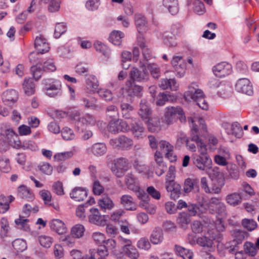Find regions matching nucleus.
<instances>
[{
    "label": "nucleus",
    "mask_w": 259,
    "mask_h": 259,
    "mask_svg": "<svg viewBox=\"0 0 259 259\" xmlns=\"http://www.w3.org/2000/svg\"><path fill=\"white\" fill-rule=\"evenodd\" d=\"M235 89L237 92L252 96L253 94V85L251 82H236Z\"/></svg>",
    "instance_id": "nucleus-15"
},
{
    "label": "nucleus",
    "mask_w": 259,
    "mask_h": 259,
    "mask_svg": "<svg viewBox=\"0 0 259 259\" xmlns=\"http://www.w3.org/2000/svg\"><path fill=\"white\" fill-rule=\"evenodd\" d=\"M212 70L216 77L223 78L232 73V66L226 62H222L213 66Z\"/></svg>",
    "instance_id": "nucleus-5"
},
{
    "label": "nucleus",
    "mask_w": 259,
    "mask_h": 259,
    "mask_svg": "<svg viewBox=\"0 0 259 259\" xmlns=\"http://www.w3.org/2000/svg\"><path fill=\"white\" fill-rule=\"evenodd\" d=\"M39 194L41 198L44 201L45 204L52 205V203H51L52 195L51 193L49 191L46 190H42L40 191Z\"/></svg>",
    "instance_id": "nucleus-53"
},
{
    "label": "nucleus",
    "mask_w": 259,
    "mask_h": 259,
    "mask_svg": "<svg viewBox=\"0 0 259 259\" xmlns=\"http://www.w3.org/2000/svg\"><path fill=\"white\" fill-rule=\"evenodd\" d=\"M89 222L97 226H103L106 224V216L102 215L97 208H91L88 216Z\"/></svg>",
    "instance_id": "nucleus-7"
},
{
    "label": "nucleus",
    "mask_w": 259,
    "mask_h": 259,
    "mask_svg": "<svg viewBox=\"0 0 259 259\" xmlns=\"http://www.w3.org/2000/svg\"><path fill=\"white\" fill-rule=\"evenodd\" d=\"M226 132L228 135L234 136L235 137L240 138L243 135L242 127L238 122H234L231 125H228Z\"/></svg>",
    "instance_id": "nucleus-25"
},
{
    "label": "nucleus",
    "mask_w": 259,
    "mask_h": 259,
    "mask_svg": "<svg viewBox=\"0 0 259 259\" xmlns=\"http://www.w3.org/2000/svg\"><path fill=\"white\" fill-rule=\"evenodd\" d=\"M34 47L38 54H44L48 52L50 49L48 43L41 36L36 37Z\"/></svg>",
    "instance_id": "nucleus-19"
},
{
    "label": "nucleus",
    "mask_w": 259,
    "mask_h": 259,
    "mask_svg": "<svg viewBox=\"0 0 259 259\" xmlns=\"http://www.w3.org/2000/svg\"><path fill=\"white\" fill-rule=\"evenodd\" d=\"M171 63L175 70L176 75L181 78L185 74L186 63L182 56H175L173 57Z\"/></svg>",
    "instance_id": "nucleus-6"
},
{
    "label": "nucleus",
    "mask_w": 259,
    "mask_h": 259,
    "mask_svg": "<svg viewBox=\"0 0 259 259\" xmlns=\"http://www.w3.org/2000/svg\"><path fill=\"white\" fill-rule=\"evenodd\" d=\"M138 43L139 47L142 50V54L144 58L143 60H141L143 63H146V65L148 62L149 59L151 58L150 50L147 48L145 43L143 41L142 37L138 38Z\"/></svg>",
    "instance_id": "nucleus-33"
},
{
    "label": "nucleus",
    "mask_w": 259,
    "mask_h": 259,
    "mask_svg": "<svg viewBox=\"0 0 259 259\" xmlns=\"http://www.w3.org/2000/svg\"><path fill=\"white\" fill-rule=\"evenodd\" d=\"M150 240L153 244H158L163 240V231L160 228H155L150 237Z\"/></svg>",
    "instance_id": "nucleus-27"
},
{
    "label": "nucleus",
    "mask_w": 259,
    "mask_h": 259,
    "mask_svg": "<svg viewBox=\"0 0 259 259\" xmlns=\"http://www.w3.org/2000/svg\"><path fill=\"white\" fill-rule=\"evenodd\" d=\"M109 143L114 148L128 150L133 147V140L124 135H121L117 138L111 139Z\"/></svg>",
    "instance_id": "nucleus-2"
},
{
    "label": "nucleus",
    "mask_w": 259,
    "mask_h": 259,
    "mask_svg": "<svg viewBox=\"0 0 259 259\" xmlns=\"http://www.w3.org/2000/svg\"><path fill=\"white\" fill-rule=\"evenodd\" d=\"M136 182V177L132 172H127L125 176V183L128 189H133V185Z\"/></svg>",
    "instance_id": "nucleus-59"
},
{
    "label": "nucleus",
    "mask_w": 259,
    "mask_h": 259,
    "mask_svg": "<svg viewBox=\"0 0 259 259\" xmlns=\"http://www.w3.org/2000/svg\"><path fill=\"white\" fill-rule=\"evenodd\" d=\"M184 32L183 26L179 23H176L171 27V33L174 36L181 35Z\"/></svg>",
    "instance_id": "nucleus-57"
},
{
    "label": "nucleus",
    "mask_w": 259,
    "mask_h": 259,
    "mask_svg": "<svg viewBox=\"0 0 259 259\" xmlns=\"http://www.w3.org/2000/svg\"><path fill=\"white\" fill-rule=\"evenodd\" d=\"M242 225L244 228L248 231H252L255 229L257 226L256 222L253 220L244 219L242 221Z\"/></svg>",
    "instance_id": "nucleus-55"
},
{
    "label": "nucleus",
    "mask_w": 259,
    "mask_h": 259,
    "mask_svg": "<svg viewBox=\"0 0 259 259\" xmlns=\"http://www.w3.org/2000/svg\"><path fill=\"white\" fill-rule=\"evenodd\" d=\"M241 244L235 240H232L226 243L225 248L229 253H234L239 249V245Z\"/></svg>",
    "instance_id": "nucleus-45"
},
{
    "label": "nucleus",
    "mask_w": 259,
    "mask_h": 259,
    "mask_svg": "<svg viewBox=\"0 0 259 259\" xmlns=\"http://www.w3.org/2000/svg\"><path fill=\"white\" fill-rule=\"evenodd\" d=\"M83 106L87 108L93 110H99L101 106L96 104L97 100L93 97L83 98L82 99Z\"/></svg>",
    "instance_id": "nucleus-35"
},
{
    "label": "nucleus",
    "mask_w": 259,
    "mask_h": 259,
    "mask_svg": "<svg viewBox=\"0 0 259 259\" xmlns=\"http://www.w3.org/2000/svg\"><path fill=\"white\" fill-rule=\"evenodd\" d=\"M190 215L185 212H182L179 214L177 218V223L181 226L187 225L190 223Z\"/></svg>",
    "instance_id": "nucleus-46"
},
{
    "label": "nucleus",
    "mask_w": 259,
    "mask_h": 259,
    "mask_svg": "<svg viewBox=\"0 0 259 259\" xmlns=\"http://www.w3.org/2000/svg\"><path fill=\"white\" fill-rule=\"evenodd\" d=\"M224 182H212L211 187L210 188V193L219 194L221 192L222 187L224 186Z\"/></svg>",
    "instance_id": "nucleus-54"
},
{
    "label": "nucleus",
    "mask_w": 259,
    "mask_h": 259,
    "mask_svg": "<svg viewBox=\"0 0 259 259\" xmlns=\"http://www.w3.org/2000/svg\"><path fill=\"white\" fill-rule=\"evenodd\" d=\"M159 147L165 153L166 156L171 161L176 160V156L174 154V147L166 141L161 140L159 142Z\"/></svg>",
    "instance_id": "nucleus-17"
},
{
    "label": "nucleus",
    "mask_w": 259,
    "mask_h": 259,
    "mask_svg": "<svg viewBox=\"0 0 259 259\" xmlns=\"http://www.w3.org/2000/svg\"><path fill=\"white\" fill-rule=\"evenodd\" d=\"M124 36V34L122 32L114 30L110 33L109 40L114 45L120 46L122 41L121 39Z\"/></svg>",
    "instance_id": "nucleus-36"
},
{
    "label": "nucleus",
    "mask_w": 259,
    "mask_h": 259,
    "mask_svg": "<svg viewBox=\"0 0 259 259\" xmlns=\"http://www.w3.org/2000/svg\"><path fill=\"white\" fill-rule=\"evenodd\" d=\"M143 88L135 83V82H127L123 89V93L130 96H141Z\"/></svg>",
    "instance_id": "nucleus-11"
},
{
    "label": "nucleus",
    "mask_w": 259,
    "mask_h": 259,
    "mask_svg": "<svg viewBox=\"0 0 259 259\" xmlns=\"http://www.w3.org/2000/svg\"><path fill=\"white\" fill-rule=\"evenodd\" d=\"M195 84L193 82L191 86L189 87V91H188V95L191 96V98L195 102L200 99L205 97V95L203 91L195 87Z\"/></svg>",
    "instance_id": "nucleus-24"
},
{
    "label": "nucleus",
    "mask_w": 259,
    "mask_h": 259,
    "mask_svg": "<svg viewBox=\"0 0 259 259\" xmlns=\"http://www.w3.org/2000/svg\"><path fill=\"white\" fill-rule=\"evenodd\" d=\"M120 109L121 115L125 119H131L134 115V108L128 103L121 101Z\"/></svg>",
    "instance_id": "nucleus-23"
},
{
    "label": "nucleus",
    "mask_w": 259,
    "mask_h": 259,
    "mask_svg": "<svg viewBox=\"0 0 259 259\" xmlns=\"http://www.w3.org/2000/svg\"><path fill=\"white\" fill-rule=\"evenodd\" d=\"M165 188L167 192H170V196L172 199H178L181 194V186L177 183L165 184Z\"/></svg>",
    "instance_id": "nucleus-20"
},
{
    "label": "nucleus",
    "mask_w": 259,
    "mask_h": 259,
    "mask_svg": "<svg viewBox=\"0 0 259 259\" xmlns=\"http://www.w3.org/2000/svg\"><path fill=\"white\" fill-rule=\"evenodd\" d=\"M14 249L17 252H22L27 248L26 242L23 239H17L12 242Z\"/></svg>",
    "instance_id": "nucleus-43"
},
{
    "label": "nucleus",
    "mask_w": 259,
    "mask_h": 259,
    "mask_svg": "<svg viewBox=\"0 0 259 259\" xmlns=\"http://www.w3.org/2000/svg\"><path fill=\"white\" fill-rule=\"evenodd\" d=\"M72 118L75 122V126L77 128H81L82 130L86 125L85 116H80V113L76 112L73 113L71 116Z\"/></svg>",
    "instance_id": "nucleus-37"
},
{
    "label": "nucleus",
    "mask_w": 259,
    "mask_h": 259,
    "mask_svg": "<svg viewBox=\"0 0 259 259\" xmlns=\"http://www.w3.org/2000/svg\"><path fill=\"white\" fill-rule=\"evenodd\" d=\"M18 98V93L14 90H7L2 95L3 102L8 106H11L15 103Z\"/></svg>",
    "instance_id": "nucleus-14"
},
{
    "label": "nucleus",
    "mask_w": 259,
    "mask_h": 259,
    "mask_svg": "<svg viewBox=\"0 0 259 259\" xmlns=\"http://www.w3.org/2000/svg\"><path fill=\"white\" fill-rule=\"evenodd\" d=\"M193 5L194 11L198 15H202L205 12L204 5L200 0H195L193 3Z\"/></svg>",
    "instance_id": "nucleus-52"
},
{
    "label": "nucleus",
    "mask_w": 259,
    "mask_h": 259,
    "mask_svg": "<svg viewBox=\"0 0 259 259\" xmlns=\"http://www.w3.org/2000/svg\"><path fill=\"white\" fill-rule=\"evenodd\" d=\"M114 166L119 168L127 169L128 168V161L125 158H119L114 161Z\"/></svg>",
    "instance_id": "nucleus-60"
},
{
    "label": "nucleus",
    "mask_w": 259,
    "mask_h": 259,
    "mask_svg": "<svg viewBox=\"0 0 259 259\" xmlns=\"http://www.w3.org/2000/svg\"><path fill=\"white\" fill-rule=\"evenodd\" d=\"M179 118L181 122H184L186 117L182 108L180 106L167 107L165 109L164 121L168 124H171Z\"/></svg>",
    "instance_id": "nucleus-1"
},
{
    "label": "nucleus",
    "mask_w": 259,
    "mask_h": 259,
    "mask_svg": "<svg viewBox=\"0 0 259 259\" xmlns=\"http://www.w3.org/2000/svg\"><path fill=\"white\" fill-rule=\"evenodd\" d=\"M99 206L104 209L110 210L114 206V203L111 199L107 196L102 197L98 200Z\"/></svg>",
    "instance_id": "nucleus-34"
},
{
    "label": "nucleus",
    "mask_w": 259,
    "mask_h": 259,
    "mask_svg": "<svg viewBox=\"0 0 259 259\" xmlns=\"http://www.w3.org/2000/svg\"><path fill=\"white\" fill-rule=\"evenodd\" d=\"M209 177L212 182H224L225 179L223 172L220 171L219 167H214L209 172Z\"/></svg>",
    "instance_id": "nucleus-28"
},
{
    "label": "nucleus",
    "mask_w": 259,
    "mask_h": 259,
    "mask_svg": "<svg viewBox=\"0 0 259 259\" xmlns=\"http://www.w3.org/2000/svg\"><path fill=\"white\" fill-rule=\"evenodd\" d=\"M225 200L231 206H236L241 204L242 196L240 193L237 192L230 193L226 196Z\"/></svg>",
    "instance_id": "nucleus-26"
},
{
    "label": "nucleus",
    "mask_w": 259,
    "mask_h": 259,
    "mask_svg": "<svg viewBox=\"0 0 259 259\" xmlns=\"http://www.w3.org/2000/svg\"><path fill=\"white\" fill-rule=\"evenodd\" d=\"M62 136L65 140H71L75 138L73 131L71 128L67 127L63 128L62 131Z\"/></svg>",
    "instance_id": "nucleus-56"
},
{
    "label": "nucleus",
    "mask_w": 259,
    "mask_h": 259,
    "mask_svg": "<svg viewBox=\"0 0 259 259\" xmlns=\"http://www.w3.org/2000/svg\"><path fill=\"white\" fill-rule=\"evenodd\" d=\"M122 250L129 257L137 259L139 257V253L134 246L123 245Z\"/></svg>",
    "instance_id": "nucleus-38"
},
{
    "label": "nucleus",
    "mask_w": 259,
    "mask_h": 259,
    "mask_svg": "<svg viewBox=\"0 0 259 259\" xmlns=\"http://www.w3.org/2000/svg\"><path fill=\"white\" fill-rule=\"evenodd\" d=\"M163 5L172 15L177 14L179 11L178 0H163Z\"/></svg>",
    "instance_id": "nucleus-32"
},
{
    "label": "nucleus",
    "mask_w": 259,
    "mask_h": 259,
    "mask_svg": "<svg viewBox=\"0 0 259 259\" xmlns=\"http://www.w3.org/2000/svg\"><path fill=\"white\" fill-rule=\"evenodd\" d=\"M244 251L245 254L250 256H255L257 252L255 244L250 242H246L243 245Z\"/></svg>",
    "instance_id": "nucleus-39"
},
{
    "label": "nucleus",
    "mask_w": 259,
    "mask_h": 259,
    "mask_svg": "<svg viewBox=\"0 0 259 259\" xmlns=\"http://www.w3.org/2000/svg\"><path fill=\"white\" fill-rule=\"evenodd\" d=\"M130 130L133 137L137 139H142L145 136V128L140 122H134L130 123Z\"/></svg>",
    "instance_id": "nucleus-13"
},
{
    "label": "nucleus",
    "mask_w": 259,
    "mask_h": 259,
    "mask_svg": "<svg viewBox=\"0 0 259 259\" xmlns=\"http://www.w3.org/2000/svg\"><path fill=\"white\" fill-rule=\"evenodd\" d=\"M1 135L10 144L11 146L16 149H19L21 146V142L18 135L13 129L8 128L2 131Z\"/></svg>",
    "instance_id": "nucleus-4"
},
{
    "label": "nucleus",
    "mask_w": 259,
    "mask_h": 259,
    "mask_svg": "<svg viewBox=\"0 0 259 259\" xmlns=\"http://www.w3.org/2000/svg\"><path fill=\"white\" fill-rule=\"evenodd\" d=\"M159 86L162 90H170L176 91L178 90L179 84L178 82H161Z\"/></svg>",
    "instance_id": "nucleus-47"
},
{
    "label": "nucleus",
    "mask_w": 259,
    "mask_h": 259,
    "mask_svg": "<svg viewBox=\"0 0 259 259\" xmlns=\"http://www.w3.org/2000/svg\"><path fill=\"white\" fill-rule=\"evenodd\" d=\"M138 114L141 118L146 121L149 118L151 114V110L147 104V102L145 99L141 100L140 103V109Z\"/></svg>",
    "instance_id": "nucleus-21"
},
{
    "label": "nucleus",
    "mask_w": 259,
    "mask_h": 259,
    "mask_svg": "<svg viewBox=\"0 0 259 259\" xmlns=\"http://www.w3.org/2000/svg\"><path fill=\"white\" fill-rule=\"evenodd\" d=\"M175 167L173 165H170L168 168V170L166 176L165 184L176 183L174 181L175 178Z\"/></svg>",
    "instance_id": "nucleus-51"
},
{
    "label": "nucleus",
    "mask_w": 259,
    "mask_h": 259,
    "mask_svg": "<svg viewBox=\"0 0 259 259\" xmlns=\"http://www.w3.org/2000/svg\"><path fill=\"white\" fill-rule=\"evenodd\" d=\"M135 22L137 29L139 33H141L145 30L147 27V20L142 14H136L135 15Z\"/></svg>",
    "instance_id": "nucleus-29"
},
{
    "label": "nucleus",
    "mask_w": 259,
    "mask_h": 259,
    "mask_svg": "<svg viewBox=\"0 0 259 259\" xmlns=\"http://www.w3.org/2000/svg\"><path fill=\"white\" fill-rule=\"evenodd\" d=\"M145 122L147 123L149 128L151 131H155L160 128V121L158 117L150 118L149 117V118L147 119Z\"/></svg>",
    "instance_id": "nucleus-40"
},
{
    "label": "nucleus",
    "mask_w": 259,
    "mask_h": 259,
    "mask_svg": "<svg viewBox=\"0 0 259 259\" xmlns=\"http://www.w3.org/2000/svg\"><path fill=\"white\" fill-rule=\"evenodd\" d=\"M106 114L110 118L116 117L118 115L117 108L114 105L108 106L106 109Z\"/></svg>",
    "instance_id": "nucleus-64"
},
{
    "label": "nucleus",
    "mask_w": 259,
    "mask_h": 259,
    "mask_svg": "<svg viewBox=\"0 0 259 259\" xmlns=\"http://www.w3.org/2000/svg\"><path fill=\"white\" fill-rule=\"evenodd\" d=\"M85 231L84 227L81 224H77L72 227L71 229V234L73 237L77 238L81 237Z\"/></svg>",
    "instance_id": "nucleus-42"
},
{
    "label": "nucleus",
    "mask_w": 259,
    "mask_h": 259,
    "mask_svg": "<svg viewBox=\"0 0 259 259\" xmlns=\"http://www.w3.org/2000/svg\"><path fill=\"white\" fill-rule=\"evenodd\" d=\"M175 251L177 255L182 257L184 259H192L193 253L192 251L181 246L175 245Z\"/></svg>",
    "instance_id": "nucleus-30"
},
{
    "label": "nucleus",
    "mask_w": 259,
    "mask_h": 259,
    "mask_svg": "<svg viewBox=\"0 0 259 259\" xmlns=\"http://www.w3.org/2000/svg\"><path fill=\"white\" fill-rule=\"evenodd\" d=\"M140 67L142 69V72H141L137 68L133 67L130 72V77L133 81H142L147 79L148 73L146 69V63H143L142 61H140Z\"/></svg>",
    "instance_id": "nucleus-8"
},
{
    "label": "nucleus",
    "mask_w": 259,
    "mask_h": 259,
    "mask_svg": "<svg viewBox=\"0 0 259 259\" xmlns=\"http://www.w3.org/2000/svg\"><path fill=\"white\" fill-rule=\"evenodd\" d=\"M66 31L65 26L61 23H58L56 24L54 32V36L56 38H59L61 35Z\"/></svg>",
    "instance_id": "nucleus-63"
},
{
    "label": "nucleus",
    "mask_w": 259,
    "mask_h": 259,
    "mask_svg": "<svg viewBox=\"0 0 259 259\" xmlns=\"http://www.w3.org/2000/svg\"><path fill=\"white\" fill-rule=\"evenodd\" d=\"M31 211V206L30 205L25 204L23 209V212L25 214L24 217L20 216L19 219H16L15 223L18 226V228L25 231H30V227L27 224L29 220L28 219H23L24 217L29 216Z\"/></svg>",
    "instance_id": "nucleus-9"
},
{
    "label": "nucleus",
    "mask_w": 259,
    "mask_h": 259,
    "mask_svg": "<svg viewBox=\"0 0 259 259\" xmlns=\"http://www.w3.org/2000/svg\"><path fill=\"white\" fill-rule=\"evenodd\" d=\"M51 230L54 231L58 234H63L66 232L67 228L65 224L59 219L53 220L50 223Z\"/></svg>",
    "instance_id": "nucleus-22"
},
{
    "label": "nucleus",
    "mask_w": 259,
    "mask_h": 259,
    "mask_svg": "<svg viewBox=\"0 0 259 259\" xmlns=\"http://www.w3.org/2000/svg\"><path fill=\"white\" fill-rule=\"evenodd\" d=\"M88 195L85 189L82 187H76L74 188L70 193V197L75 201H83Z\"/></svg>",
    "instance_id": "nucleus-18"
},
{
    "label": "nucleus",
    "mask_w": 259,
    "mask_h": 259,
    "mask_svg": "<svg viewBox=\"0 0 259 259\" xmlns=\"http://www.w3.org/2000/svg\"><path fill=\"white\" fill-rule=\"evenodd\" d=\"M94 47L97 51L100 52L103 55L106 56L108 55L109 50L106 46L101 42L97 41L94 44Z\"/></svg>",
    "instance_id": "nucleus-62"
},
{
    "label": "nucleus",
    "mask_w": 259,
    "mask_h": 259,
    "mask_svg": "<svg viewBox=\"0 0 259 259\" xmlns=\"http://www.w3.org/2000/svg\"><path fill=\"white\" fill-rule=\"evenodd\" d=\"M193 164L200 170L206 171L212 167V160L209 156L195 154L192 158Z\"/></svg>",
    "instance_id": "nucleus-3"
},
{
    "label": "nucleus",
    "mask_w": 259,
    "mask_h": 259,
    "mask_svg": "<svg viewBox=\"0 0 259 259\" xmlns=\"http://www.w3.org/2000/svg\"><path fill=\"white\" fill-rule=\"evenodd\" d=\"M74 154V151L71 150L62 153H58L55 155L54 158L58 161H63L71 158Z\"/></svg>",
    "instance_id": "nucleus-48"
},
{
    "label": "nucleus",
    "mask_w": 259,
    "mask_h": 259,
    "mask_svg": "<svg viewBox=\"0 0 259 259\" xmlns=\"http://www.w3.org/2000/svg\"><path fill=\"white\" fill-rule=\"evenodd\" d=\"M18 195L22 199L31 200L33 198V195L30 190L25 186H21L18 188Z\"/></svg>",
    "instance_id": "nucleus-41"
},
{
    "label": "nucleus",
    "mask_w": 259,
    "mask_h": 259,
    "mask_svg": "<svg viewBox=\"0 0 259 259\" xmlns=\"http://www.w3.org/2000/svg\"><path fill=\"white\" fill-rule=\"evenodd\" d=\"M107 152V147L103 143H97L88 147L85 153L88 155H93L96 157L102 156Z\"/></svg>",
    "instance_id": "nucleus-10"
},
{
    "label": "nucleus",
    "mask_w": 259,
    "mask_h": 259,
    "mask_svg": "<svg viewBox=\"0 0 259 259\" xmlns=\"http://www.w3.org/2000/svg\"><path fill=\"white\" fill-rule=\"evenodd\" d=\"M199 191V181L197 179L188 178L184 183L183 191L185 194H188L191 192L194 193Z\"/></svg>",
    "instance_id": "nucleus-12"
},
{
    "label": "nucleus",
    "mask_w": 259,
    "mask_h": 259,
    "mask_svg": "<svg viewBox=\"0 0 259 259\" xmlns=\"http://www.w3.org/2000/svg\"><path fill=\"white\" fill-rule=\"evenodd\" d=\"M205 201L204 198L202 197V200L199 201V205L204 208L206 209V207L208 209V211L210 213L213 214L215 213L214 208L213 207V205H215V206L218 205L219 203H220L221 202L220 201V199L216 197H212L209 200V203L205 206Z\"/></svg>",
    "instance_id": "nucleus-31"
},
{
    "label": "nucleus",
    "mask_w": 259,
    "mask_h": 259,
    "mask_svg": "<svg viewBox=\"0 0 259 259\" xmlns=\"http://www.w3.org/2000/svg\"><path fill=\"white\" fill-rule=\"evenodd\" d=\"M120 203L125 210L134 211L137 209V205L133 198L129 195H123L120 198Z\"/></svg>",
    "instance_id": "nucleus-16"
},
{
    "label": "nucleus",
    "mask_w": 259,
    "mask_h": 259,
    "mask_svg": "<svg viewBox=\"0 0 259 259\" xmlns=\"http://www.w3.org/2000/svg\"><path fill=\"white\" fill-rule=\"evenodd\" d=\"M236 69L240 75H246L248 72L247 65L241 61H239L236 63Z\"/></svg>",
    "instance_id": "nucleus-61"
},
{
    "label": "nucleus",
    "mask_w": 259,
    "mask_h": 259,
    "mask_svg": "<svg viewBox=\"0 0 259 259\" xmlns=\"http://www.w3.org/2000/svg\"><path fill=\"white\" fill-rule=\"evenodd\" d=\"M61 85H51L46 89V94L50 97L57 95L60 91Z\"/></svg>",
    "instance_id": "nucleus-49"
},
{
    "label": "nucleus",
    "mask_w": 259,
    "mask_h": 259,
    "mask_svg": "<svg viewBox=\"0 0 259 259\" xmlns=\"http://www.w3.org/2000/svg\"><path fill=\"white\" fill-rule=\"evenodd\" d=\"M125 214V210L123 209H119L114 211L110 216V219L112 221L117 222L119 224L121 223V221L123 220L121 218Z\"/></svg>",
    "instance_id": "nucleus-44"
},
{
    "label": "nucleus",
    "mask_w": 259,
    "mask_h": 259,
    "mask_svg": "<svg viewBox=\"0 0 259 259\" xmlns=\"http://www.w3.org/2000/svg\"><path fill=\"white\" fill-rule=\"evenodd\" d=\"M23 88L27 96H31L35 92V85L33 82H24Z\"/></svg>",
    "instance_id": "nucleus-50"
},
{
    "label": "nucleus",
    "mask_w": 259,
    "mask_h": 259,
    "mask_svg": "<svg viewBox=\"0 0 259 259\" xmlns=\"http://www.w3.org/2000/svg\"><path fill=\"white\" fill-rule=\"evenodd\" d=\"M232 236L233 240L238 242L239 243H242L245 238V233L239 230H234L232 232Z\"/></svg>",
    "instance_id": "nucleus-58"
}]
</instances>
